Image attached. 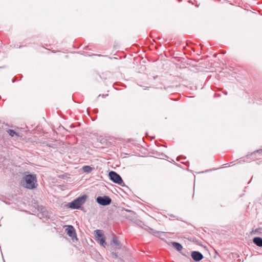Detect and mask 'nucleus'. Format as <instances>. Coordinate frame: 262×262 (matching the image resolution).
I'll use <instances>...</instances> for the list:
<instances>
[{
    "label": "nucleus",
    "instance_id": "4468645a",
    "mask_svg": "<svg viewBox=\"0 0 262 262\" xmlns=\"http://www.w3.org/2000/svg\"><path fill=\"white\" fill-rule=\"evenodd\" d=\"M260 230H261V229L257 228L255 229H253L252 232L254 233V234H259L261 233Z\"/></svg>",
    "mask_w": 262,
    "mask_h": 262
},
{
    "label": "nucleus",
    "instance_id": "f3484780",
    "mask_svg": "<svg viewBox=\"0 0 262 262\" xmlns=\"http://www.w3.org/2000/svg\"><path fill=\"white\" fill-rule=\"evenodd\" d=\"M180 157H178V158H177V161H179V160H180V159H180Z\"/></svg>",
    "mask_w": 262,
    "mask_h": 262
},
{
    "label": "nucleus",
    "instance_id": "9d476101",
    "mask_svg": "<svg viewBox=\"0 0 262 262\" xmlns=\"http://www.w3.org/2000/svg\"><path fill=\"white\" fill-rule=\"evenodd\" d=\"M172 246L178 251H181L183 249L182 246L180 243L177 242H173Z\"/></svg>",
    "mask_w": 262,
    "mask_h": 262
},
{
    "label": "nucleus",
    "instance_id": "9b49d317",
    "mask_svg": "<svg viewBox=\"0 0 262 262\" xmlns=\"http://www.w3.org/2000/svg\"><path fill=\"white\" fill-rule=\"evenodd\" d=\"M82 170L84 172L90 173L92 171L93 168L90 166L86 165L82 167Z\"/></svg>",
    "mask_w": 262,
    "mask_h": 262
},
{
    "label": "nucleus",
    "instance_id": "dca6fc26",
    "mask_svg": "<svg viewBox=\"0 0 262 262\" xmlns=\"http://www.w3.org/2000/svg\"><path fill=\"white\" fill-rule=\"evenodd\" d=\"M47 215H46V217L48 218V219H49L50 218V215H48V213L47 212Z\"/></svg>",
    "mask_w": 262,
    "mask_h": 262
},
{
    "label": "nucleus",
    "instance_id": "2eb2a0df",
    "mask_svg": "<svg viewBox=\"0 0 262 262\" xmlns=\"http://www.w3.org/2000/svg\"><path fill=\"white\" fill-rule=\"evenodd\" d=\"M262 152V149L258 150L256 152H253L252 154V155H255V154H256L257 153H260V152Z\"/></svg>",
    "mask_w": 262,
    "mask_h": 262
},
{
    "label": "nucleus",
    "instance_id": "a211bd4d",
    "mask_svg": "<svg viewBox=\"0 0 262 262\" xmlns=\"http://www.w3.org/2000/svg\"><path fill=\"white\" fill-rule=\"evenodd\" d=\"M224 94H225V95H227V92H224Z\"/></svg>",
    "mask_w": 262,
    "mask_h": 262
},
{
    "label": "nucleus",
    "instance_id": "6e6552de",
    "mask_svg": "<svg viewBox=\"0 0 262 262\" xmlns=\"http://www.w3.org/2000/svg\"><path fill=\"white\" fill-rule=\"evenodd\" d=\"M149 232L154 236L160 238L161 237V235L162 234V232L160 231H155L151 228L149 229Z\"/></svg>",
    "mask_w": 262,
    "mask_h": 262
},
{
    "label": "nucleus",
    "instance_id": "f03ea898",
    "mask_svg": "<svg viewBox=\"0 0 262 262\" xmlns=\"http://www.w3.org/2000/svg\"><path fill=\"white\" fill-rule=\"evenodd\" d=\"M87 198L88 196L85 194L78 197L71 202L69 203L68 206L69 208L73 209H79L81 206L85 203Z\"/></svg>",
    "mask_w": 262,
    "mask_h": 262
},
{
    "label": "nucleus",
    "instance_id": "20e7f679",
    "mask_svg": "<svg viewBox=\"0 0 262 262\" xmlns=\"http://www.w3.org/2000/svg\"><path fill=\"white\" fill-rule=\"evenodd\" d=\"M97 202L100 205L106 206L111 203V199L108 196H98L96 199Z\"/></svg>",
    "mask_w": 262,
    "mask_h": 262
},
{
    "label": "nucleus",
    "instance_id": "0eeeda50",
    "mask_svg": "<svg viewBox=\"0 0 262 262\" xmlns=\"http://www.w3.org/2000/svg\"><path fill=\"white\" fill-rule=\"evenodd\" d=\"M253 242L256 246L262 247V238L260 237H255L253 238Z\"/></svg>",
    "mask_w": 262,
    "mask_h": 262
},
{
    "label": "nucleus",
    "instance_id": "39448f33",
    "mask_svg": "<svg viewBox=\"0 0 262 262\" xmlns=\"http://www.w3.org/2000/svg\"><path fill=\"white\" fill-rule=\"evenodd\" d=\"M66 231L67 232V234L71 237L73 240L74 239H76V240L78 239L77 236H76V233L75 231V230L73 226L72 225H69L68 226L67 228L66 229Z\"/></svg>",
    "mask_w": 262,
    "mask_h": 262
},
{
    "label": "nucleus",
    "instance_id": "6ab92c4d",
    "mask_svg": "<svg viewBox=\"0 0 262 262\" xmlns=\"http://www.w3.org/2000/svg\"><path fill=\"white\" fill-rule=\"evenodd\" d=\"M15 80H12V82H14Z\"/></svg>",
    "mask_w": 262,
    "mask_h": 262
},
{
    "label": "nucleus",
    "instance_id": "ddd939ff",
    "mask_svg": "<svg viewBox=\"0 0 262 262\" xmlns=\"http://www.w3.org/2000/svg\"><path fill=\"white\" fill-rule=\"evenodd\" d=\"M8 133H9V135L11 136V137H13L14 136V135L18 136V134L13 129H9L8 130Z\"/></svg>",
    "mask_w": 262,
    "mask_h": 262
},
{
    "label": "nucleus",
    "instance_id": "f8f14e48",
    "mask_svg": "<svg viewBox=\"0 0 262 262\" xmlns=\"http://www.w3.org/2000/svg\"><path fill=\"white\" fill-rule=\"evenodd\" d=\"M112 242L114 244V245L115 246H116L117 247H118L120 246V242L116 237H115V236L113 237Z\"/></svg>",
    "mask_w": 262,
    "mask_h": 262
},
{
    "label": "nucleus",
    "instance_id": "f257e3e1",
    "mask_svg": "<svg viewBox=\"0 0 262 262\" xmlns=\"http://www.w3.org/2000/svg\"><path fill=\"white\" fill-rule=\"evenodd\" d=\"M22 185L26 188L33 189L38 186L36 174H29L25 176L21 180Z\"/></svg>",
    "mask_w": 262,
    "mask_h": 262
},
{
    "label": "nucleus",
    "instance_id": "7ed1b4c3",
    "mask_svg": "<svg viewBox=\"0 0 262 262\" xmlns=\"http://www.w3.org/2000/svg\"><path fill=\"white\" fill-rule=\"evenodd\" d=\"M110 179L114 183L118 184L121 186H124V183L121 176L116 172L111 171L108 173Z\"/></svg>",
    "mask_w": 262,
    "mask_h": 262
},
{
    "label": "nucleus",
    "instance_id": "1a4fd4ad",
    "mask_svg": "<svg viewBox=\"0 0 262 262\" xmlns=\"http://www.w3.org/2000/svg\"><path fill=\"white\" fill-rule=\"evenodd\" d=\"M97 236H98V237H99V240L100 244L101 246L104 247L105 245H106V243L105 240V238L102 236V235L101 234L97 233Z\"/></svg>",
    "mask_w": 262,
    "mask_h": 262
},
{
    "label": "nucleus",
    "instance_id": "423d86ee",
    "mask_svg": "<svg viewBox=\"0 0 262 262\" xmlns=\"http://www.w3.org/2000/svg\"><path fill=\"white\" fill-rule=\"evenodd\" d=\"M191 256L192 258L196 261H199L203 258V254L199 251H192Z\"/></svg>",
    "mask_w": 262,
    "mask_h": 262
}]
</instances>
